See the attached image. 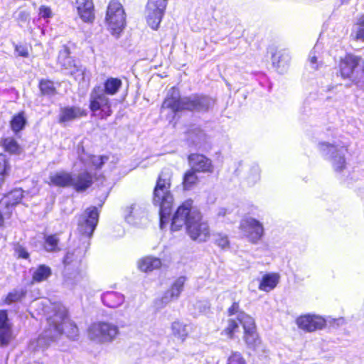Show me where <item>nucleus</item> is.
I'll return each mask as SVG.
<instances>
[{"label": "nucleus", "mask_w": 364, "mask_h": 364, "mask_svg": "<svg viewBox=\"0 0 364 364\" xmlns=\"http://www.w3.org/2000/svg\"><path fill=\"white\" fill-rule=\"evenodd\" d=\"M171 186L172 173L168 170H161L156 178L152 193V203L159 208L161 226L170 218L173 209L174 199Z\"/></svg>", "instance_id": "nucleus-1"}, {"label": "nucleus", "mask_w": 364, "mask_h": 364, "mask_svg": "<svg viewBox=\"0 0 364 364\" xmlns=\"http://www.w3.org/2000/svg\"><path fill=\"white\" fill-rule=\"evenodd\" d=\"M361 57L351 52H347L340 56L336 66V74L343 80H346L350 85H355L364 90V79L360 78L358 68Z\"/></svg>", "instance_id": "nucleus-2"}, {"label": "nucleus", "mask_w": 364, "mask_h": 364, "mask_svg": "<svg viewBox=\"0 0 364 364\" xmlns=\"http://www.w3.org/2000/svg\"><path fill=\"white\" fill-rule=\"evenodd\" d=\"M193 200L188 199L180 205L173 215L171 212L170 218L160 228H164L171 221V228H200L198 224L201 215L198 210H193Z\"/></svg>", "instance_id": "nucleus-3"}, {"label": "nucleus", "mask_w": 364, "mask_h": 364, "mask_svg": "<svg viewBox=\"0 0 364 364\" xmlns=\"http://www.w3.org/2000/svg\"><path fill=\"white\" fill-rule=\"evenodd\" d=\"M126 12L118 0H110L107 6L105 22L112 35L118 36L126 27Z\"/></svg>", "instance_id": "nucleus-4"}, {"label": "nucleus", "mask_w": 364, "mask_h": 364, "mask_svg": "<svg viewBox=\"0 0 364 364\" xmlns=\"http://www.w3.org/2000/svg\"><path fill=\"white\" fill-rule=\"evenodd\" d=\"M88 107L92 116L101 120H106L113 114L111 100L102 93L100 85H95L92 89Z\"/></svg>", "instance_id": "nucleus-5"}, {"label": "nucleus", "mask_w": 364, "mask_h": 364, "mask_svg": "<svg viewBox=\"0 0 364 364\" xmlns=\"http://www.w3.org/2000/svg\"><path fill=\"white\" fill-rule=\"evenodd\" d=\"M54 314L48 318V324L55 329V326L61 330V334L65 333L68 338L74 339L78 335V329L75 324L71 322L67 316V310L62 305H55Z\"/></svg>", "instance_id": "nucleus-6"}, {"label": "nucleus", "mask_w": 364, "mask_h": 364, "mask_svg": "<svg viewBox=\"0 0 364 364\" xmlns=\"http://www.w3.org/2000/svg\"><path fill=\"white\" fill-rule=\"evenodd\" d=\"M119 333L117 326L108 322H95L92 323L87 330L90 340L98 343H105L113 341Z\"/></svg>", "instance_id": "nucleus-7"}, {"label": "nucleus", "mask_w": 364, "mask_h": 364, "mask_svg": "<svg viewBox=\"0 0 364 364\" xmlns=\"http://www.w3.org/2000/svg\"><path fill=\"white\" fill-rule=\"evenodd\" d=\"M169 0H147L145 5L146 22L153 31L160 28Z\"/></svg>", "instance_id": "nucleus-8"}, {"label": "nucleus", "mask_w": 364, "mask_h": 364, "mask_svg": "<svg viewBox=\"0 0 364 364\" xmlns=\"http://www.w3.org/2000/svg\"><path fill=\"white\" fill-rule=\"evenodd\" d=\"M71 51L70 47L65 44L62 46L57 57V63L63 70H68L70 75L73 76L75 80H83L85 68L76 64L75 60L70 56Z\"/></svg>", "instance_id": "nucleus-9"}, {"label": "nucleus", "mask_w": 364, "mask_h": 364, "mask_svg": "<svg viewBox=\"0 0 364 364\" xmlns=\"http://www.w3.org/2000/svg\"><path fill=\"white\" fill-rule=\"evenodd\" d=\"M238 321L244 328V340L250 348L255 349L260 343L255 320L245 313H240Z\"/></svg>", "instance_id": "nucleus-10"}, {"label": "nucleus", "mask_w": 364, "mask_h": 364, "mask_svg": "<svg viewBox=\"0 0 364 364\" xmlns=\"http://www.w3.org/2000/svg\"><path fill=\"white\" fill-rule=\"evenodd\" d=\"M61 335V330L55 326V329L49 326L37 338L31 341L29 350L33 352H43L52 341Z\"/></svg>", "instance_id": "nucleus-11"}, {"label": "nucleus", "mask_w": 364, "mask_h": 364, "mask_svg": "<svg viewBox=\"0 0 364 364\" xmlns=\"http://www.w3.org/2000/svg\"><path fill=\"white\" fill-rule=\"evenodd\" d=\"M186 281V277L183 276L176 279L170 289L166 291L161 298L156 300L155 304L156 307L159 309L164 308L171 301L178 299L183 289Z\"/></svg>", "instance_id": "nucleus-12"}, {"label": "nucleus", "mask_w": 364, "mask_h": 364, "mask_svg": "<svg viewBox=\"0 0 364 364\" xmlns=\"http://www.w3.org/2000/svg\"><path fill=\"white\" fill-rule=\"evenodd\" d=\"M191 169H194L198 173L213 172L214 166L210 159L205 155L199 153H191L187 156Z\"/></svg>", "instance_id": "nucleus-13"}, {"label": "nucleus", "mask_w": 364, "mask_h": 364, "mask_svg": "<svg viewBox=\"0 0 364 364\" xmlns=\"http://www.w3.org/2000/svg\"><path fill=\"white\" fill-rule=\"evenodd\" d=\"M183 102L184 97H181L179 88L173 86L164 98L161 107L170 109L173 113L176 114L183 111Z\"/></svg>", "instance_id": "nucleus-14"}, {"label": "nucleus", "mask_w": 364, "mask_h": 364, "mask_svg": "<svg viewBox=\"0 0 364 364\" xmlns=\"http://www.w3.org/2000/svg\"><path fill=\"white\" fill-rule=\"evenodd\" d=\"M209 107L208 99L205 95L193 94L184 97L183 111L191 112H206Z\"/></svg>", "instance_id": "nucleus-15"}, {"label": "nucleus", "mask_w": 364, "mask_h": 364, "mask_svg": "<svg viewBox=\"0 0 364 364\" xmlns=\"http://www.w3.org/2000/svg\"><path fill=\"white\" fill-rule=\"evenodd\" d=\"M100 218V210L96 206L87 208L77 216V225L80 228H96Z\"/></svg>", "instance_id": "nucleus-16"}, {"label": "nucleus", "mask_w": 364, "mask_h": 364, "mask_svg": "<svg viewBox=\"0 0 364 364\" xmlns=\"http://www.w3.org/2000/svg\"><path fill=\"white\" fill-rule=\"evenodd\" d=\"M298 326L306 331H314L321 329L326 324V321L316 315H304L296 319Z\"/></svg>", "instance_id": "nucleus-17"}, {"label": "nucleus", "mask_w": 364, "mask_h": 364, "mask_svg": "<svg viewBox=\"0 0 364 364\" xmlns=\"http://www.w3.org/2000/svg\"><path fill=\"white\" fill-rule=\"evenodd\" d=\"M87 112L82 108L76 106H67L61 107L58 115V122L60 124L75 120L85 117Z\"/></svg>", "instance_id": "nucleus-18"}, {"label": "nucleus", "mask_w": 364, "mask_h": 364, "mask_svg": "<svg viewBox=\"0 0 364 364\" xmlns=\"http://www.w3.org/2000/svg\"><path fill=\"white\" fill-rule=\"evenodd\" d=\"M72 182L71 187L76 192H85L92 186L94 183L93 176L89 171H85L79 173L75 178L72 176Z\"/></svg>", "instance_id": "nucleus-19"}, {"label": "nucleus", "mask_w": 364, "mask_h": 364, "mask_svg": "<svg viewBox=\"0 0 364 364\" xmlns=\"http://www.w3.org/2000/svg\"><path fill=\"white\" fill-rule=\"evenodd\" d=\"M77 13L85 23H92L95 18L92 0H76Z\"/></svg>", "instance_id": "nucleus-20"}, {"label": "nucleus", "mask_w": 364, "mask_h": 364, "mask_svg": "<svg viewBox=\"0 0 364 364\" xmlns=\"http://www.w3.org/2000/svg\"><path fill=\"white\" fill-rule=\"evenodd\" d=\"M73 175L67 171H60L50 174L47 182L49 186L58 188L71 187Z\"/></svg>", "instance_id": "nucleus-21"}, {"label": "nucleus", "mask_w": 364, "mask_h": 364, "mask_svg": "<svg viewBox=\"0 0 364 364\" xmlns=\"http://www.w3.org/2000/svg\"><path fill=\"white\" fill-rule=\"evenodd\" d=\"M14 193L11 192L6 197L4 203H0V227L4 225V220L10 218L14 205L18 203L21 199L19 198L16 201H13Z\"/></svg>", "instance_id": "nucleus-22"}, {"label": "nucleus", "mask_w": 364, "mask_h": 364, "mask_svg": "<svg viewBox=\"0 0 364 364\" xmlns=\"http://www.w3.org/2000/svg\"><path fill=\"white\" fill-rule=\"evenodd\" d=\"M0 145L3 150L10 155H19L23 151L21 146L13 136L2 137Z\"/></svg>", "instance_id": "nucleus-23"}, {"label": "nucleus", "mask_w": 364, "mask_h": 364, "mask_svg": "<svg viewBox=\"0 0 364 364\" xmlns=\"http://www.w3.org/2000/svg\"><path fill=\"white\" fill-rule=\"evenodd\" d=\"M122 87V81L119 77H109L103 82L102 93L105 96L117 95Z\"/></svg>", "instance_id": "nucleus-24"}, {"label": "nucleus", "mask_w": 364, "mask_h": 364, "mask_svg": "<svg viewBox=\"0 0 364 364\" xmlns=\"http://www.w3.org/2000/svg\"><path fill=\"white\" fill-rule=\"evenodd\" d=\"M194 169L186 170L182 176L181 186L183 191H188L195 188L199 183L200 179Z\"/></svg>", "instance_id": "nucleus-25"}, {"label": "nucleus", "mask_w": 364, "mask_h": 364, "mask_svg": "<svg viewBox=\"0 0 364 364\" xmlns=\"http://www.w3.org/2000/svg\"><path fill=\"white\" fill-rule=\"evenodd\" d=\"M102 301L109 308H117L124 303V296L116 291H107L102 295Z\"/></svg>", "instance_id": "nucleus-26"}, {"label": "nucleus", "mask_w": 364, "mask_h": 364, "mask_svg": "<svg viewBox=\"0 0 364 364\" xmlns=\"http://www.w3.org/2000/svg\"><path fill=\"white\" fill-rule=\"evenodd\" d=\"M38 87L41 96L51 97L58 93L57 88L53 80L48 78H41L38 81Z\"/></svg>", "instance_id": "nucleus-27"}, {"label": "nucleus", "mask_w": 364, "mask_h": 364, "mask_svg": "<svg viewBox=\"0 0 364 364\" xmlns=\"http://www.w3.org/2000/svg\"><path fill=\"white\" fill-rule=\"evenodd\" d=\"M161 266V259L154 257H146L140 259L138 262L139 268L145 272H151L157 269Z\"/></svg>", "instance_id": "nucleus-28"}, {"label": "nucleus", "mask_w": 364, "mask_h": 364, "mask_svg": "<svg viewBox=\"0 0 364 364\" xmlns=\"http://www.w3.org/2000/svg\"><path fill=\"white\" fill-rule=\"evenodd\" d=\"M279 277L277 274H266L259 285V289L264 291H269L274 289L279 282Z\"/></svg>", "instance_id": "nucleus-29"}, {"label": "nucleus", "mask_w": 364, "mask_h": 364, "mask_svg": "<svg viewBox=\"0 0 364 364\" xmlns=\"http://www.w3.org/2000/svg\"><path fill=\"white\" fill-rule=\"evenodd\" d=\"M27 120L24 111L15 114L10 120V127L16 134L21 132L26 127Z\"/></svg>", "instance_id": "nucleus-30"}, {"label": "nucleus", "mask_w": 364, "mask_h": 364, "mask_svg": "<svg viewBox=\"0 0 364 364\" xmlns=\"http://www.w3.org/2000/svg\"><path fill=\"white\" fill-rule=\"evenodd\" d=\"M172 334L174 337L183 342L188 336V326L179 321H173L171 325Z\"/></svg>", "instance_id": "nucleus-31"}, {"label": "nucleus", "mask_w": 364, "mask_h": 364, "mask_svg": "<svg viewBox=\"0 0 364 364\" xmlns=\"http://www.w3.org/2000/svg\"><path fill=\"white\" fill-rule=\"evenodd\" d=\"M79 253V252H77V253H76V252H68L66 254L63 259L65 269L68 271L70 269H78L81 262V256Z\"/></svg>", "instance_id": "nucleus-32"}, {"label": "nucleus", "mask_w": 364, "mask_h": 364, "mask_svg": "<svg viewBox=\"0 0 364 364\" xmlns=\"http://www.w3.org/2000/svg\"><path fill=\"white\" fill-rule=\"evenodd\" d=\"M50 267L45 264L39 265L33 272V282H42L47 280L51 275Z\"/></svg>", "instance_id": "nucleus-33"}, {"label": "nucleus", "mask_w": 364, "mask_h": 364, "mask_svg": "<svg viewBox=\"0 0 364 364\" xmlns=\"http://www.w3.org/2000/svg\"><path fill=\"white\" fill-rule=\"evenodd\" d=\"M11 171L9 159L4 154H0V187L4 183Z\"/></svg>", "instance_id": "nucleus-34"}, {"label": "nucleus", "mask_w": 364, "mask_h": 364, "mask_svg": "<svg viewBox=\"0 0 364 364\" xmlns=\"http://www.w3.org/2000/svg\"><path fill=\"white\" fill-rule=\"evenodd\" d=\"M186 233L193 240L204 242L209 237L208 229H186Z\"/></svg>", "instance_id": "nucleus-35"}, {"label": "nucleus", "mask_w": 364, "mask_h": 364, "mask_svg": "<svg viewBox=\"0 0 364 364\" xmlns=\"http://www.w3.org/2000/svg\"><path fill=\"white\" fill-rule=\"evenodd\" d=\"M272 63L274 67L279 68L282 64L287 63L289 61V55L282 50H275L272 53Z\"/></svg>", "instance_id": "nucleus-36"}, {"label": "nucleus", "mask_w": 364, "mask_h": 364, "mask_svg": "<svg viewBox=\"0 0 364 364\" xmlns=\"http://www.w3.org/2000/svg\"><path fill=\"white\" fill-rule=\"evenodd\" d=\"M26 291L23 289H15L9 292L4 299V303L11 304L12 303L18 302L25 297Z\"/></svg>", "instance_id": "nucleus-37"}, {"label": "nucleus", "mask_w": 364, "mask_h": 364, "mask_svg": "<svg viewBox=\"0 0 364 364\" xmlns=\"http://www.w3.org/2000/svg\"><path fill=\"white\" fill-rule=\"evenodd\" d=\"M59 238L57 235H51L45 237L44 247L48 252L58 251Z\"/></svg>", "instance_id": "nucleus-38"}, {"label": "nucleus", "mask_w": 364, "mask_h": 364, "mask_svg": "<svg viewBox=\"0 0 364 364\" xmlns=\"http://www.w3.org/2000/svg\"><path fill=\"white\" fill-rule=\"evenodd\" d=\"M14 336L11 328H2L0 330V345L1 346H6L13 340Z\"/></svg>", "instance_id": "nucleus-39"}, {"label": "nucleus", "mask_w": 364, "mask_h": 364, "mask_svg": "<svg viewBox=\"0 0 364 364\" xmlns=\"http://www.w3.org/2000/svg\"><path fill=\"white\" fill-rule=\"evenodd\" d=\"M333 167L336 172H342L346 168V160L343 155L333 156Z\"/></svg>", "instance_id": "nucleus-40"}, {"label": "nucleus", "mask_w": 364, "mask_h": 364, "mask_svg": "<svg viewBox=\"0 0 364 364\" xmlns=\"http://www.w3.org/2000/svg\"><path fill=\"white\" fill-rule=\"evenodd\" d=\"M239 321H235V319L230 318L228 321V326L224 329L223 332L225 335H227L229 338H232L233 334L237 331L239 328Z\"/></svg>", "instance_id": "nucleus-41"}, {"label": "nucleus", "mask_w": 364, "mask_h": 364, "mask_svg": "<svg viewBox=\"0 0 364 364\" xmlns=\"http://www.w3.org/2000/svg\"><path fill=\"white\" fill-rule=\"evenodd\" d=\"M14 50L19 57L28 58L29 56L28 47L25 44L14 45Z\"/></svg>", "instance_id": "nucleus-42"}, {"label": "nucleus", "mask_w": 364, "mask_h": 364, "mask_svg": "<svg viewBox=\"0 0 364 364\" xmlns=\"http://www.w3.org/2000/svg\"><path fill=\"white\" fill-rule=\"evenodd\" d=\"M228 364H246V362L240 353L233 352L228 360Z\"/></svg>", "instance_id": "nucleus-43"}, {"label": "nucleus", "mask_w": 364, "mask_h": 364, "mask_svg": "<svg viewBox=\"0 0 364 364\" xmlns=\"http://www.w3.org/2000/svg\"><path fill=\"white\" fill-rule=\"evenodd\" d=\"M247 230H252L249 238L250 240L252 242H255L257 241L262 236L263 232V229H246Z\"/></svg>", "instance_id": "nucleus-44"}, {"label": "nucleus", "mask_w": 364, "mask_h": 364, "mask_svg": "<svg viewBox=\"0 0 364 364\" xmlns=\"http://www.w3.org/2000/svg\"><path fill=\"white\" fill-rule=\"evenodd\" d=\"M358 24L359 27L355 38L356 39H364V16L359 19Z\"/></svg>", "instance_id": "nucleus-45"}, {"label": "nucleus", "mask_w": 364, "mask_h": 364, "mask_svg": "<svg viewBox=\"0 0 364 364\" xmlns=\"http://www.w3.org/2000/svg\"><path fill=\"white\" fill-rule=\"evenodd\" d=\"M216 244L222 248H225L229 246V240L226 235H218L215 239Z\"/></svg>", "instance_id": "nucleus-46"}, {"label": "nucleus", "mask_w": 364, "mask_h": 364, "mask_svg": "<svg viewBox=\"0 0 364 364\" xmlns=\"http://www.w3.org/2000/svg\"><path fill=\"white\" fill-rule=\"evenodd\" d=\"M39 15L43 18L51 17L52 11L50 8L47 6H41L39 8Z\"/></svg>", "instance_id": "nucleus-47"}, {"label": "nucleus", "mask_w": 364, "mask_h": 364, "mask_svg": "<svg viewBox=\"0 0 364 364\" xmlns=\"http://www.w3.org/2000/svg\"><path fill=\"white\" fill-rule=\"evenodd\" d=\"M318 146L320 147L321 151L323 152H326V154H328V152L331 149H336V146H335L333 144L326 142V141L320 142L318 144Z\"/></svg>", "instance_id": "nucleus-48"}, {"label": "nucleus", "mask_w": 364, "mask_h": 364, "mask_svg": "<svg viewBox=\"0 0 364 364\" xmlns=\"http://www.w3.org/2000/svg\"><path fill=\"white\" fill-rule=\"evenodd\" d=\"M240 313H244V312L240 311L239 304L236 302L233 303V304L228 309L229 316H232V315L237 314V321H238V315Z\"/></svg>", "instance_id": "nucleus-49"}, {"label": "nucleus", "mask_w": 364, "mask_h": 364, "mask_svg": "<svg viewBox=\"0 0 364 364\" xmlns=\"http://www.w3.org/2000/svg\"><path fill=\"white\" fill-rule=\"evenodd\" d=\"M6 327H9L7 323V313L6 311L0 310V330Z\"/></svg>", "instance_id": "nucleus-50"}, {"label": "nucleus", "mask_w": 364, "mask_h": 364, "mask_svg": "<svg viewBox=\"0 0 364 364\" xmlns=\"http://www.w3.org/2000/svg\"><path fill=\"white\" fill-rule=\"evenodd\" d=\"M108 159L107 156H100L97 161H93V165L96 169H100L105 164V161Z\"/></svg>", "instance_id": "nucleus-51"}, {"label": "nucleus", "mask_w": 364, "mask_h": 364, "mask_svg": "<svg viewBox=\"0 0 364 364\" xmlns=\"http://www.w3.org/2000/svg\"><path fill=\"white\" fill-rule=\"evenodd\" d=\"M245 228H262V224L255 219L250 218L245 220Z\"/></svg>", "instance_id": "nucleus-52"}, {"label": "nucleus", "mask_w": 364, "mask_h": 364, "mask_svg": "<svg viewBox=\"0 0 364 364\" xmlns=\"http://www.w3.org/2000/svg\"><path fill=\"white\" fill-rule=\"evenodd\" d=\"M79 233L82 235V239H88L90 238L94 231V228L92 229H78Z\"/></svg>", "instance_id": "nucleus-53"}, {"label": "nucleus", "mask_w": 364, "mask_h": 364, "mask_svg": "<svg viewBox=\"0 0 364 364\" xmlns=\"http://www.w3.org/2000/svg\"><path fill=\"white\" fill-rule=\"evenodd\" d=\"M16 252L18 253V255L19 257H21V258H23V259H27L28 257V253L27 252V251L21 247H18V248H16Z\"/></svg>", "instance_id": "nucleus-54"}, {"label": "nucleus", "mask_w": 364, "mask_h": 364, "mask_svg": "<svg viewBox=\"0 0 364 364\" xmlns=\"http://www.w3.org/2000/svg\"><path fill=\"white\" fill-rule=\"evenodd\" d=\"M333 325H336L337 326H343L346 323V320L343 317H340L338 318H333V321L331 322Z\"/></svg>", "instance_id": "nucleus-55"}, {"label": "nucleus", "mask_w": 364, "mask_h": 364, "mask_svg": "<svg viewBox=\"0 0 364 364\" xmlns=\"http://www.w3.org/2000/svg\"><path fill=\"white\" fill-rule=\"evenodd\" d=\"M112 234L114 237H120L124 235L125 231L124 229H113Z\"/></svg>", "instance_id": "nucleus-56"}, {"label": "nucleus", "mask_w": 364, "mask_h": 364, "mask_svg": "<svg viewBox=\"0 0 364 364\" xmlns=\"http://www.w3.org/2000/svg\"><path fill=\"white\" fill-rule=\"evenodd\" d=\"M358 77L364 79V60L362 63L361 75H360Z\"/></svg>", "instance_id": "nucleus-57"}, {"label": "nucleus", "mask_w": 364, "mask_h": 364, "mask_svg": "<svg viewBox=\"0 0 364 364\" xmlns=\"http://www.w3.org/2000/svg\"><path fill=\"white\" fill-rule=\"evenodd\" d=\"M311 63H316V57H312L311 58Z\"/></svg>", "instance_id": "nucleus-58"}, {"label": "nucleus", "mask_w": 364, "mask_h": 364, "mask_svg": "<svg viewBox=\"0 0 364 364\" xmlns=\"http://www.w3.org/2000/svg\"><path fill=\"white\" fill-rule=\"evenodd\" d=\"M342 148H343L346 151H348V146H343Z\"/></svg>", "instance_id": "nucleus-59"}]
</instances>
